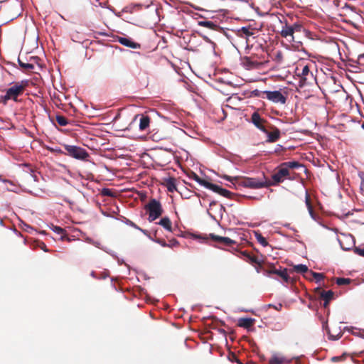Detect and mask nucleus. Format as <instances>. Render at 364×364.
Instances as JSON below:
<instances>
[{"label": "nucleus", "instance_id": "1", "mask_svg": "<svg viewBox=\"0 0 364 364\" xmlns=\"http://www.w3.org/2000/svg\"><path fill=\"white\" fill-rule=\"evenodd\" d=\"M220 177L231 182L233 186H235V183H238V186H240L255 189L267 188L270 186L271 184V181L267 180L264 176L262 180L247 177L240 178L238 176L232 177L225 174L220 176Z\"/></svg>", "mask_w": 364, "mask_h": 364}, {"label": "nucleus", "instance_id": "2", "mask_svg": "<svg viewBox=\"0 0 364 364\" xmlns=\"http://www.w3.org/2000/svg\"><path fill=\"white\" fill-rule=\"evenodd\" d=\"M28 85V81L24 80L15 82L11 87L6 90L4 95L1 96V102L6 105L9 100L18 102V97L23 94Z\"/></svg>", "mask_w": 364, "mask_h": 364}, {"label": "nucleus", "instance_id": "3", "mask_svg": "<svg viewBox=\"0 0 364 364\" xmlns=\"http://www.w3.org/2000/svg\"><path fill=\"white\" fill-rule=\"evenodd\" d=\"M306 32L307 30L301 23L296 22L290 25L287 21H285L282 26L280 35L282 37L287 38L289 42H295L294 33Z\"/></svg>", "mask_w": 364, "mask_h": 364}, {"label": "nucleus", "instance_id": "4", "mask_svg": "<svg viewBox=\"0 0 364 364\" xmlns=\"http://www.w3.org/2000/svg\"><path fill=\"white\" fill-rule=\"evenodd\" d=\"M144 209L149 214L148 219L149 222L159 218L164 212L161 203L155 198H151L149 203L145 205Z\"/></svg>", "mask_w": 364, "mask_h": 364}, {"label": "nucleus", "instance_id": "5", "mask_svg": "<svg viewBox=\"0 0 364 364\" xmlns=\"http://www.w3.org/2000/svg\"><path fill=\"white\" fill-rule=\"evenodd\" d=\"M63 146L65 150L66 151V155L77 160L85 161H88L90 155L85 149L77 146L68 144H64Z\"/></svg>", "mask_w": 364, "mask_h": 364}, {"label": "nucleus", "instance_id": "6", "mask_svg": "<svg viewBox=\"0 0 364 364\" xmlns=\"http://www.w3.org/2000/svg\"><path fill=\"white\" fill-rule=\"evenodd\" d=\"M290 172L285 167L282 166L281 164L277 168V171L272 176L273 181H271V186H275L284 181V178L291 180L292 178L289 176Z\"/></svg>", "mask_w": 364, "mask_h": 364}, {"label": "nucleus", "instance_id": "7", "mask_svg": "<svg viewBox=\"0 0 364 364\" xmlns=\"http://www.w3.org/2000/svg\"><path fill=\"white\" fill-rule=\"evenodd\" d=\"M297 75L300 77L299 82L302 85L310 84L314 79L313 73L309 70L308 65H304L300 71L299 68H296Z\"/></svg>", "mask_w": 364, "mask_h": 364}, {"label": "nucleus", "instance_id": "8", "mask_svg": "<svg viewBox=\"0 0 364 364\" xmlns=\"http://www.w3.org/2000/svg\"><path fill=\"white\" fill-rule=\"evenodd\" d=\"M250 122L262 132H267V127L270 124L258 112L252 114Z\"/></svg>", "mask_w": 364, "mask_h": 364}, {"label": "nucleus", "instance_id": "9", "mask_svg": "<svg viewBox=\"0 0 364 364\" xmlns=\"http://www.w3.org/2000/svg\"><path fill=\"white\" fill-rule=\"evenodd\" d=\"M264 93L265 94V97L274 103H286L287 98L280 91H264Z\"/></svg>", "mask_w": 364, "mask_h": 364}, {"label": "nucleus", "instance_id": "10", "mask_svg": "<svg viewBox=\"0 0 364 364\" xmlns=\"http://www.w3.org/2000/svg\"><path fill=\"white\" fill-rule=\"evenodd\" d=\"M267 134V142L268 143H274L279 139L281 136L280 130L274 125L269 124L268 127H267V132H264Z\"/></svg>", "mask_w": 364, "mask_h": 364}, {"label": "nucleus", "instance_id": "11", "mask_svg": "<svg viewBox=\"0 0 364 364\" xmlns=\"http://www.w3.org/2000/svg\"><path fill=\"white\" fill-rule=\"evenodd\" d=\"M138 118L139 120V130L141 132L146 131L148 129V128L149 127V124H150V122H151L150 117L146 114H136L134 117V119H133L132 122L130 123L129 126H131L134 122H136Z\"/></svg>", "mask_w": 364, "mask_h": 364}, {"label": "nucleus", "instance_id": "12", "mask_svg": "<svg viewBox=\"0 0 364 364\" xmlns=\"http://www.w3.org/2000/svg\"><path fill=\"white\" fill-rule=\"evenodd\" d=\"M209 237L212 239L214 242H217L220 245L223 246H228L230 247L235 244L236 242L229 237H221L218 235H215L214 234H210Z\"/></svg>", "mask_w": 364, "mask_h": 364}, {"label": "nucleus", "instance_id": "13", "mask_svg": "<svg viewBox=\"0 0 364 364\" xmlns=\"http://www.w3.org/2000/svg\"><path fill=\"white\" fill-rule=\"evenodd\" d=\"M315 291L319 295L320 298L324 300L323 306L327 307L330 301L333 297V292L331 290L327 291L322 290L321 287H317Z\"/></svg>", "mask_w": 364, "mask_h": 364}, {"label": "nucleus", "instance_id": "14", "mask_svg": "<svg viewBox=\"0 0 364 364\" xmlns=\"http://www.w3.org/2000/svg\"><path fill=\"white\" fill-rule=\"evenodd\" d=\"M242 64L245 68L251 70L258 68L262 63L254 60L251 56H245L242 58Z\"/></svg>", "mask_w": 364, "mask_h": 364}, {"label": "nucleus", "instance_id": "15", "mask_svg": "<svg viewBox=\"0 0 364 364\" xmlns=\"http://www.w3.org/2000/svg\"><path fill=\"white\" fill-rule=\"evenodd\" d=\"M291 362V359H289L279 353H274L271 358L269 360V364H283L289 363Z\"/></svg>", "mask_w": 364, "mask_h": 364}, {"label": "nucleus", "instance_id": "16", "mask_svg": "<svg viewBox=\"0 0 364 364\" xmlns=\"http://www.w3.org/2000/svg\"><path fill=\"white\" fill-rule=\"evenodd\" d=\"M275 274L280 277L283 281L287 284H291L294 282L293 279L289 277L287 269H277Z\"/></svg>", "mask_w": 364, "mask_h": 364}, {"label": "nucleus", "instance_id": "17", "mask_svg": "<svg viewBox=\"0 0 364 364\" xmlns=\"http://www.w3.org/2000/svg\"><path fill=\"white\" fill-rule=\"evenodd\" d=\"M242 255L244 257V259L247 262H249L252 264H258L260 267H262V262L258 259V258L254 255H250L249 252L245 251L242 252Z\"/></svg>", "mask_w": 364, "mask_h": 364}, {"label": "nucleus", "instance_id": "18", "mask_svg": "<svg viewBox=\"0 0 364 364\" xmlns=\"http://www.w3.org/2000/svg\"><path fill=\"white\" fill-rule=\"evenodd\" d=\"M119 42L127 47L132 48H140V45L137 43H135L132 41H131L129 38L121 37L119 38Z\"/></svg>", "mask_w": 364, "mask_h": 364}, {"label": "nucleus", "instance_id": "19", "mask_svg": "<svg viewBox=\"0 0 364 364\" xmlns=\"http://www.w3.org/2000/svg\"><path fill=\"white\" fill-rule=\"evenodd\" d=\"M255 319L251 318H240L238 320V326L245 328H249L254 324Z\"/></svg>", "mask_w": 364, "mask_h": 364}, {"label": "nucleus", "instance_id": "20", "mask_svg": "<svg viewBox=\"0 0 364 364\" xmlns=\"http://www.w3.org/2000/svg\"><path fill=\"white\" fill-rule=\"evenodd\" d=\"M213 191L227 198H231L232 196L233 195V193L230 191L223 188L218 185H215V188H214Z\"/></svg>", "mask_w": 364, "mask_h": 364}, {"label": "nucleus", "instance_id": "21", "mask_svg": "<svg viewBox=\"0 0 364 364\" xmlns=\"http://www.w3.org/2000/svg\"><path fill=\"white\" fill-rule=\"evenodd\" d=\"M166 187L169 192L173 193L176 191V178L173 177H170L165 181Z\"/></svg>", "mask_w": 364, "mask_h": 364}, {"label": "nucleus", "instance_id": "22", "mask_svg": "<svg viewBox=\"0 0 364 364\" xmlns=\"http://www.w3.org/2000/svg\"><path fill=\"white\" fill-rule=\"evenodd\" d=\"M158 224L161 225L166 230L172 232V223L171 220L168 217L162 218L158 223Z\"/></svg>", "mask_w": 364, "mask_h": 364}, {"label": "nucleus", "instance_id": "23", "mask_svg": "<svg viewBox=\"0 0 364 364\" xmlns=\"http://www.w3.org/2000/svg\"><path fill=\"white\" fill-rule=\"evenodd\" d=\"M293 272H297V273H306L309 272L308 267L305 264H297L294 265L293 269L289 270V273H291Z\"/></svg>", "mask_w": 364, "mask_h": 364}, {"label": "nucleus", "instance_id": "24", "mask_svg": "<svg viewBox=\"0 0 364 364\" xmlns=\"http://www.w3.org/2000/svg\"><path fill=\"white\" fill-rule=\"evenodd\" d=\"M305 203H306V207L308 208V210H309V213L310 215L313 218H315V213H314V208H313L312 204L311 203L310 196H309V194L308 193L307 191H306V194H305Z\"/></svg>", "mask_w": 364, "mask_h": 364}, {"label": "nucleus", "instance_id": "25", "mask_svg": "<svg viewBox=\"0 0 364 364\" xmlns=\"http://www.w3.org/2000/svg\"><path fill=\"white\" fill-rule=\"evenodd\" d=\"M282 164V166L285 167L289 171L290 168L291 169L297 168L301 166L299 162L296 161L283 162Z\"/></svg>", "mask_w": 364, "mask_h": 364}, {"label": "nucleus", "instance_id": "26", "mask_svg": "<svg viewBox=\"0 0 364 364\" xmlns=\"http://www.w3.org/2000/svg\"><path fill=\"white\" fill-rule=\"evenodd\" d=\"M18 62L21 69L25 71H31L34 69L33 64L29 63H24L20 59V58H18Z\"/></svg>", "mask_w": 364, "mask_h": 364}, {"label": "nucleus", "instance_id": "27", "mask_svg": "<svg viewBox=\"0 0 364 364\" xmlns=\"http://www.w3.org/2000/svg\"><path fill=\"white\" fill-rule=\"evenodd\" d=\"M198 25L205 27L209 29L215 30L217 28V25L210 21H198Z\"/></svg>", "mask_w": 364, "mask_h": 364}, {"label": "nucleus", "instance_id": "28", "mask_svg": "<svg viewBox=\"0 0 364 364\" xmlns=\"http://www.w3.org/2000/svg\"><path fill=\"white\" fill-rule=\"evenodd\" d=\"M237 33L240 36L246 38L252 36L253 32L247 27H242L240 30L237 31Z\"/></svg>", "mask_w": 364, "mask_h": 364}, {"label": "nucleus", "instance_id": "29", "mask_svg": "<svg viewBox=\"0 0 364 364\" xmlns=\"http://www.w3.org/2000/svg\"><path fill=\"white\" fill-rule=\"evenodd\" d=\"M200 185L203 186L204 187L211 190L213 191L214 188H215V184L211 183L205 179H203L201 178H199V180L197 181Z\"/></svg>", "mask_w": 364, "mask_h": 364}, {"label": "nucleus", "instance_id": "30", "mask_svg": "<svg viewBox=\"0 0 364 364\" xmlns=\"http://www.w3.org/2000/svg\"><path fill=\"white\" fill-rule=\"evenodd\" d=\"M255 235L258 242H259L263 247H267L269 245L266 238L264 237L261 233L255 232Z\"/></svg>", "mask_w": 364, "mask_h": 364}, {"label": "nucleus", "instance_id": "31", "mask_svg": "<svg viewBox=\"0 0 364 364\" xmlns=\"http://www.w3.org/2000/svg\"><path fill=\"white\" fill-rule=\"evenodd\" d=\"M53 230L60 235L61 240H64L65 237H67L66 232L63 228L59 226H53Z\"/></svg>", "mask_w": 364, "mask_h": 364}, {"label": "nucleus", "instance_id": "32", "mask_svg": "<svg viewBox=\"0 0 364 364\" xmlns=\"http://www.w3.org/2000/svg\"><path fill=\"white\" fill-rule=\"evenodd\" d=\"M56 122L60 126H66L68 124V120L63 115H57L55 117Z\"/></svg>", "mask_w": 364, "mask_h": 364}, {"label": "nucleus", "instance_id": "33", "mask_svg": "<svg viewBox=\"0 0 364 364\" xmlns=\"http://www.w3.org/2000/svg\"><path fill=\"white\" fill-rule=\"evenodd\" d=\"M336 282L338 286L347 285L351 282V279L349 278L338 277L336 278Z\"/></svg>", "mask_w": 364, "mask_h": 364}, {"label": "nucleus", "instance_id": "34", "mask_svg": "<svg viewBox=\"0 0 364 364\" xmlns=\"http://www.w3.org/2000/svg\"><path fill=\"white\" fill-rule=\"evenodd\" d=\"M277 270V269H276L275 266L272 264L268 265L267 267L264 268V272L268 275H270L272 274H275Z\"/></svg>", "mask_w": 364, "mask_h": 364}, {"label": "nucleus", "instance_id": "35", "mask_svg": "<svg viewBox=\"0 0 364 364\" xmlns=\"http://www.w3.org/2000/svg\"><path fill=\"white\" fill-rule=\"evenodd\" d=\"M309 274L312 275L316 282H320L324 278L323 274L321 273H318L310 270Z\"/></svg>", "mask_w": 364, "mask_h": 364}, {"label": "nucleus", "instance_id": "36", "mask_svg": "<svg viewBox=\"0 0 364 364\" xmlns=\"http://www.w3.org/2000/svg\"><path fill=\"white\" fill-rule=\"evenodd\" d=\"M101 194L104 196L115 197L116 194L109 188H103Z\"/></svg>", "mask_w": 364, "mask_h": 364}, {"label": "nucleus", "instance_id": "37", "mask_svg": "<svg viewBox=\"0 0 364 364\" xmlns=\"http://www.w3.org/2000/svg\"><path fill=\"white\" fill-rule=\"evenodd\" d=\"M252 95L255 96V97H262V98H264V95L265 94L264 93V91H260V90H255L253 91H252Z\"/></svg>", "mask_w": 364, "mask_h": 364}, {"label": "nucleus", "instance_id": "38", "mask_svg": "<svg viewBox=\"0 0 364 364\" xmlns=\"http://www.w3.org/2000/svg\"><path fill=\"white\" fill-rule=\"evenodd\" d=\"M359 177L361 180L360 186V191H361L362 194L364 196V172H360L359 173Z\"/></svg>", "mask_w": 364, "mask_h": 364}, {"label": "nucleus", "instance_id": "39", "mask_svg": "<svg viewBox=\"0 0 364 364\" xmlns=\"http://www.w3.org/2000/svg\"><path fill=\"white\" fill-rule=\"evenodd\" d=\"M48 150L55 154H65V153L60 148H48Z\"/></svg>", "mask_w": 364, "mask_h": 364}, {"label": "nucleus", "instance_id": "40", "mask_svg": "<svg viewBox=\"0 0 364 364\" xmlns=\"http://www.w3.org/2000/svg\"><path fill=\"white\" fill-rule=\"evenodd\" d=\"M188 176L189 177V178L191 179H193L194 181H196V182L199 180V176L193 171H191L188 174Z\"/></svg>", "mask_w": 364, "mask_h": 364}, {"label": "nucleus", "instance_id": "41", "mask_svg": "<svg viewBox=\"0 0 364 364\" xmlns=\"http://www.w3.org/2000/svg\"><path fill=\"white\" fill-rule=\"evenodd\" d=\"M355 252L360 256L364 257V247L363 248L355 247Z\"/></svg>", "mask_w": 364, "mask_h": 364}, {"label": "nucleus", "instance_id": "42", "mask_svg": "<svg viewBox=\"0 0 364 364\" xmlns=\"http://www.w3.org/2000/svg\"><path fill=\"white\" fill-rule=\"evenodd\" d=\"M178 245V242L176 239H172L169 241V244H168V247H173Z\"/></svg>", "mask_w": 364, "mask_h": 364}, {"label": "nucleus", "instance_id": "43", "mask_svg": "<svg viewBox=\"0 0 364 364\" xmlns=\"http://www.w3.org/2000/svg\"><path fill=\"white\" fill-rule=\"evenodd\" d=\"M156 242L160 244L162 247H168V244L166 242V241L164 239H157Z\"/></svg>", "mask_w": 364, "mask_h": 364}, {"label": "nucleus", "instance_id": "44", "mask_svg": "<svg viewBox=\"0 0 364 364\" xmlns=\"http://www.w3.org/2000/svg\"><path fill=\"white\" fill-rule=\"evenodd\" d=\"M269 307H272V308H274V309L277 310V311H281L282 308V304H279L278 305L275 306V305H273V304H269Z\"/></svg>", "mask_w": 364, "mask_h": 364}, {"label": "nucleus", "instance_id": "45", "mask_svg": "<svg viewBox=\"0 0 364 364\" xmlns=\"http://www.w3.org/2000/svg\"><path fill=\"white\" fill-rule=\"evenodd\" d=\"M41 248L45 252H48V250L46 249V245L44 242L41 243Z\"/></svg>", "mask_w": 364, "mask_h": 364}, {"label": "nucleus", "instance_id": "46", "mask_svg": "<svg viewBox=\"0 0 364 364\" xmlns=\"http://www.w3.org/2000/svg\"><path fill=\"white\" fill-rule=\"evenodd\" d=\"M332 360H333V361H337V360H341V358H340V357H333V358H332Z\"/></svg>", "mask_w": 364, "mask_h": 364}, {"label": "nucleus", "instance_id": "47", "mask_svg": "<svg viewBox=\"0 0 364 364\" xmlns=\"http://www.w3.org/2000/svg\"><path fill=\"white\" fill-rule=\"evenodd\" d=\"M145 198H146V195H145V194H144V195L141 196V199L142 200H144L145 199Z\"/></svg>", "mask_w": 364, "mask_h": 364}, {"label": "nucleus", "instance_id": "48", "mask_svg": "<svg viewBox=\"0 0 364 364\" xmlns=\"http://www.w3.org/2000/svg\"><path fill=\"white\" fill-rule=\"evenodd\" d=\"M215 202H211V203H210V206H212V205H215Z\"/></svg>", "mask_w": 364, "mask_h": 364}, {"label": "nucleus", "instance_id": "49", "mask_svg": "<svg viewBox=\"0 0 364 364\" xmlns=\"http://www.w3.org/2000/svg\"><path fill=\"white\" fill-rule=\"evenodd\" d=\"M132 226H134V228H138L136 227V225L135 224H134L133 223H132Z\"/></svg>", "mask_w": 364, "mask_h": 364}, {"label": "nucleus", "instance_id": "50", "mask_svg": "<svg viewBox=\"0 0 364 364\" xmlns=\"http://www.w3.org/2000/svg\"><path fill=\"white\" fill-rule=\"evenodd\" d=\"M362 128L364 129V123L362 124Z\"/></svg>", "mask_w": 364, "mask_h": 364}]
</instances>
